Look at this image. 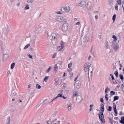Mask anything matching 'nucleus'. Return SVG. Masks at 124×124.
<instances>
[{
	"label": "nucleus",
	"instance_id": "f257e3e1",
	"mask_svg": "<svg viewBox=\"0 0 124 124\" xmlns=\"http://www.w3.org/2000/svg\"><path fill=\"white\" fill-rule=\"evenodd\" d=\"M55 20L59 22H61L62 23H66V18L63 16H57L55 17Z\"/></svg>",
	"mask_w": 124,
	"mask_h": 124
},
{
	"label": "nucleus",
	"instance_id": "f03ea898",
	"mask_svg": "<svg viewBox=\"0 0 124 124\" xmlns=\"http://www.w3.org/2000/svg\"><path fill=\"white\" fill-rule=\"evenodd\" d=\"M91 67V63L88 62L84 64V71L85 72H88L90 73V68Z\"/></svg>",
	"mask_w": 124,
	"mask_h": 124
},
{
	"label": "nucleus",
	"instance_id": "7ed1b4c3",
	"mask_svg": "<svg viewBox=\"0 0 124 124\" xmlns=\"http://www.w3.org/2000/svg\"><path fill=\"white\" fill-rule=\"evenodd\" d=\"M112 48L115 52H117L120 49V46H119V45L116 42H113L112 44Z\"/></svg>",
	"mask_w": 124,
	"mask_h": 124
},
{
	"label": "nucleus",
	"instance_id": "20e7f679",
	"mask_svg": "<svg viewBox=\"0 0 124 124\" xmlns=\"http://www.w3.org/2000/svg\"><path fill=\"white\" fill-rule=\"evenodd\" d=\"M62 12H69L70 11V7L69 6L62 7L61 8Z\"/></svg>",
	"mask_w": 124,
	"mask_h": 124
},
{
	"label": "nucleus",
	"instance_id": "39448f33",
	"mask_svg": "<svg viewBox=\"0 0 124 124\" xmlns=\"http://www.w3.org/2000/svg\"><path fill=\"white\" fill-rule=\"evenodd\" d=\"M68 30V24L66 22H65L62 25V31H67Z\"/></svg>",
	"mask_w": 124,
	"mask_h": 124
},
{
	"label": "nucleus",
	"instance_id": "423d86ee",
	"mask_svg": "<svg viewBox=\"0 0 124 124\" xmlns=\"http://www.w3.org/2000/svg\"><path fill=\"white\" fill-rule=\"evenodd\" d=\"M99 118L100 120L102 122V123H105V119H104V114L103 112H100L99 114Z\"/></svg>",
	"mask_w": 124,
	"mask_h": 124
},
{
	"label": "nucleus",
	"instance_id": "0eeeda50",
	"mask_svg": "<svg viewBox=\"0 0 124 124\" xmlns=\"http://www.w3.org/2000/svg\"><path fill=\"white\" fill-rule=\"evenodd\" d=\"M64 47V42L63 41H62L61 43V46H59L57 47L58 51H62V49Z\"/></svg>",
	"mask_w": 124,
	"mask_h": 124
},
{
	"label": "nucleus",
	"instance_id": "6e6552de",
	"mask_svg": "<svg viewBox=\"0 0 124 124\" xmlns=\"http://www.w3.org/2000/svg\"><path fill=\"white\" fill-rule=\"evenodd\" d=\"M52 36V40H57L58 37H59V34L58 33L53 32L51 34Z\"/></svg>",
	"mask_w": 124,
	"mask_h": 124
},
{
	"label": "nucleus",
	"instance_id": "1a4fd4ad",
	"mask_svg": "<svg viewBox=\"0 0 124 124\" xmlns=\"http://www.w3.org/2000/svg\"><path fill=\"white\" fill-rule=\"evenodd\" d=\"M72 104L71 103H68V104H67L66 108L69 112H71V111H72Z\"/></svg>",
	"mask_w": 124,
	"mask_h": 124
},
{
	"label": "nucleus",
	"instance_id": "9d476101",
	"mask_svg": "<svg viewBox=\"0 0 124 124\" xmlns=\"http://www.w3.org/2000/svg\"><path fill=\"white\" fill-rule=\"evenodd\" d=\"M78 5L80 7H85V6L87 5V2L83 0L81 1L79 3H78Z\"/></svg>",
	"mask_w": 124,
	"mask_h": 124
},
{
	"label": "nucleus",
	"instance_id": "9b49d317",
	"mask_svg": "<svg viewBox=\"0 0 124 124\" xmlns=\"http://www.w3.org/2000/svg\"><path fill=\"white\" fill-rule=\"evenodd\" d=\"M93 3L92 2H90V1L88 2L87 7L88 10H91V9L93 8Z\"/></svg>",
	"mask_w": 124,
	"mask_h": 124
},
{
	"label": "nucleus",
	"instance_id": "f8f14e48",
	"mask_svg": "<svg viewBox=\"0 0 124 124\" xmlns=\"http://www.w3.org/2000/svg\"><path fill=\"white\" fill-rule=\"evenodd\" d=\"M76 101L77 102H78V103H81L83 101V98H82V96L80 95H78L77 97Z\"/></svg>",
	"mask_w": 124,
	"mask_h": 124
},
{
	"label": "nucleus",
	"instance_id": "ddd939ff",
	"mask_svg": "<svg viewBox=\"0 0 124 124\" xmlns=\"http://www.w3.org/2000/svg\"><path fill=\"white\" fill-rule=\"evenodd\" d=\"M113 111L115 113V117H116V116H118V111H117V106H116V104H115V103H113Z\"/></svg>",
	"mask_w": 124,
	"mask_h": 124
},
{
	"label": "nucleus",
	"instance_id": "4468645a",
	"mask_svg": "<svg viewBox=\"0 0 124 124\" xmlns=\"http://www.w3.org/2000/svg\"><path fill=\"white\" fill-rule=\"evenodd\" d=\"M76 96H78V92L75 90H74L73 91V96L72 97L74 98L76 97Z\"/></svg>",
	"mask_w": 124,
	"mask_h": 124
},
{
	"label": "nucleus",
	"instance_id": "2eb2a0df",
	"mask_svg": "<svg viewBox=\"0 0 124 124\" xmlns=\"http://www.w3.org/2000/svg\"><path fill=\"white\" fill-rule=\"evenodd\" d=\"M62 93H58L57 96L51 101V102H53L54 100H56V99H57V98H58V97H62Z\"/></svg>",
	"mask_w": 124,
	"mask_h": 124
},
{
	"label": "nucleus",
	"instance_id": "dca6fc26",
	"mask_svg": "<svg viewBox=\"0 0 124 124\" xmlns=\"http://www.w3.org/2000/svg\"><path fill=\"white\" fill-rule=\"evenodd\" d=\"M100 109L101 112H104V110H105V108H104V104H101L100 105Z\"/></svg>",
	"mask_w": 124,
	"mask_h": 124
},
{
	"label": "nucleus",
	"instance_id": "f3484780",
	"mask_svg": "<svg viewBox=\"0 0 124 124\" xmlns=\"http://www.w3.org/2000/svg\"><path fill=\"white\" fill-rule=\"evenodd\" d=\"M10 116H8L7 118V120L6 121V124H10Z\"/></svg>",
	"mask_w": 124,
	"mask_h": 124
},
{
	"label": "nucleus",
	"instance_id": "a211bd4d",
	"mask_svg": "<svg viewBox=\"0 0 124 124\" xmlns=\"http://www.w3.org/2000/svg\"><path fill=\"white\" fill-rule=\"evenodd\" d=\"M75 85L81 86V82L79 80H77L75 83Z\"/></svg>",
	"mask_w": 124,
	"mask_h": 124
},
{
	"label": "nucleus",
	"instance_id": "6ab92c4d",
	"mask_svg": "<svg viewBox=\"0 0 124 124\" xmlns=\"http://www.w3.org/2000/svg\"><path fill=\"white\" fill-rule=\"evenodd\" d=\"M119 77H120V78L121 79V80H122V81L124 82V75H119Z\"/></svg>",
	"mask_w": 124,
	"mask_h": 124
},
{
	"label": "nucleus",
	"instance_id": "aec40b11",
	"mask_svg": "<svg viewBox=\"0 0 124 124\" xmlns=\"http://www.w3.org/2000/svg\"><path fill=\"white\" fill-rule=\"evenodd\" d=\"M114 75H115L116 78H118L119 77V72H118V70H117L115 72H114Z\"/></svg>",
	"mask_w": 124,
	"mask_h": 124
},
{
	"label": "nucleus",
	"instance_id": "412c9836",
	"mask_svg": "<svg viewBox=\"0 0 124 124\" xmlns=\"http://www.w3.org/2000/svg\"><path fill=\"white\" fill-rule=\"evenodd\" d=\"M120 124H124V116L121 117V120L120 121Z\"/></svg>",
	"mask_w": 124,
	"mask_h": 124
},
{
	"label": "nucleus",
	"instance_id": "4be33fe9",
	"mask_svg": "<svg viewBox=\"0 0 124 124\" xmlns=\"http://www.w3.org/2000/svg\"><path fill=\"white\" fill-rule=\"evenodd\" d=\"M51 69H52V66H49V68L46 70V73H49Z\"/></svg>",
	"mask_w": 124,
	"mask_h": 124
},
{
	"label": "nucleus",
	"instance_id": "5701e85b",
	"mask_svg": "<svg viewBox=\"0 0 124 124\" xmlns=\"http://www.w3.org/2000/svg\"><path fill=\"white\" fill-rule=\"evenodd\" d=\"M105 47H106L107 49H109V45H108V41H106V44L105 45Z\"/></svg>",
	"mask_w": 124,
	"mask_h": 124
},
{
	"label": "nucleus",
	"instance_id": "b1692460",
	"mask_svg": "<svg viewBox=\"0 0 124 124\" xmlns=\"http://www.w3.org/2000/svg\"><path fill=\"white\" fill-rule=\"evenodd\" d=\"M16 94H17V93H16V92H15V91H13L12 92V95H13V96H15Z\"/></svg>",
	"mask_w": 124,
	"mask_h": 124
},
{
	"label": "nucleus",
	"instance_id": "393cba45",
	"mask_svg": "<svg viewBox=\"0 0 124 124\" xmlns=\"http://www.w3.org/2000/svg\"><path fill=\"white\" fill-rule=\"evenodd\" d=\"M119 99L118 96H115L113 98V101H116V100H118Z\"/></svg>",
	"mask_w": 124,
	"mask_h": 124
},
{
	"label": "nucleus",
	"instance_id": "a878e982",
	"mask_svg": "<svg viewBox=\"0 0 124 124\" xmlns=\"http://www.w3.org/2000/svg\"><path fill=\"white\" fill-rule=\"evenodd\" d=\"M29 46H31V45L30 44H28V45L25 46L24 48V50H27V49H28V48H29Z\"/></svg>",
	"mask_w": 124,
	"mask_h": 124
},
{
	"label": "nucleus",
	"instance_id": "bb28decb",
	"mask_svg": "<svg viewBox=\"0 0 124 124\" xmlns=\"http://www.w3.org/2000/svg\"><path fill=\"white\" fill-rule=\"evenodd\" d=\"M25 10H29L30 9V7L29 5L26 4L25 7L24 8Z\"/></svg>",
	"mask_w": 124,
	"mask_h": 124
},
{
	"label": "nucleus",
	"instance_id": "cd10ccee",
	"mask_svg": "<svg viewBox=\"0 0 124 124\" xmlns=\"http://www.w3.org/2000/svg\"><path fill=\"white\" fill-rule=\"evenodd\" d=\"M14 66H15V63L13 62L11 65V69H13V68H14Z\"/></svg>",
	"mask_w": 124,
	"mask_h": 124
},
{
	"label": "nucleus",
	"instance_id": "c85d7f7f",
	"mask_svg": "<svg viewBox=\"0 0 124 124\" xmlns=\"http://www.w3.org/2000/svg\"><path fill=\"white\" fill-rule=\"evenodd\" d=\"M54 69H55V71H58V64H55V65L54 66Z\"/></svg>",
	"mask_w": 124,
	"mask_h": 124
},
{
	"label": "nucleus",
	"instance_id": "c756f323",
	"mask_svg": "<svg viewBox=\"0 0 124 124\" xmlns=\"http://www.w3.org/2000/svg\"><path fill=\"white\" fill-rule=\"evenodd\" d=\"M117 2L119 5H122V0H117Z\"/></svg>",
	"mask_w": 124,
	"mask_h": 124
},
{
	"label": "nucleus",
	"instance_id": "7c9ffc66",
	"mask_svg": "<svg viewBox=\"0 0 124 124\" xmlns=\"http://www.w3.org/2000/svg\"><path fill=\"white\" fill-rule=\"evenodd\" d=\"M116 17H117V16L116 15V14H115L113 16H112L113 21H115Z\"/></svg>",
	"mask_w": 124,
	"mask_h": 124
},
{
	"label": "nucleus",
	"instance_id": "2f4dec72",
	"mask_svg": "<svg viewBox=\"0 0 124 124\" xmlns=\"http://www.w3.org/2000/svg\"><path fill=\"white\" fill-rule=\"evenodd\" d=\"M58 82H59V78H55V84L56 86H57L58 85Z\"/></svg>",
	"mask_w": 124,
	"mask_h": 124
},
{
	"label": "nucleus",
	"instance_id": "473e14b6",
	"mask_svg": "<svg viewBox=\"0 0 124 124\" xmlns=\"http://www.w3.org/2000/svg\"><path fill=\"white\" fill-rule=\"evenodd\" d=\"M109 76L111 78V80H114L115 79V78L114 77V75H113V74H110L109 75Z\"/></svg>",
	"mask_w": 124,
	"mask_h": 124
},
{
	"label": "nucleus",
	"instance_id": "72a5a7b5",
	"mask_svg": "<svg viewBox=\"0 0 124 124\" xmlns=\"http://www.w3.org/2000/svg\"><path fill=\"white\" fill-rule=\"evenodd\" d=\"M3 58H9V55L7 54H5L3 55Z\"/></svg>",
	"mask_w": 124,
	"mask_h": 124
},
{
	"label": "nucleus",
	"instance_id": "f704fd0d",
	"mask_svg": "<svg viewBox=\"0 0 124 124\" xmlns=\"http://www.w3.org/2000/svg\"><path fill=\"white\" fill-rule=\"evenodd\" d=\"M27 2L28 3H32V2H33V0H27Z\"/></svg>",
	"mask_w": 124,
	"mask_h": 124
},
{
	"label": "nucleus",
	"instance_id": "c9c22d12",
	"mask_svg": "<svg viewBox=\"0 0 124 124\" xmlns=\"http://www.w3.org/2000/svg\"><path fill=\"white\" fill-rule=\"evenodd\" d=\"M36 88L37 89H40L41 88V86H40V85L38 84H37L36 85Z\"/></svg>",
	"mask_w": 124,
	"mask_h": 124
},
{
	"label": "nucleus",
	"instance_id": "e433bc0d",
	"mask_svg": "<svg viewBox=\"0 0 124 124\" xmlns=\"http://www.w3.org/2000/svg\"><path fill=\"white\" fill-rule=\"evenodd\" d=\"M109 119V123H110V124H113V121L112 120V119H111L110 118H108Z\"/></svg>",
	"mask_w": 124,
	"mask_h": 124
},
{
	"label": "nucleus",
	"instance_id": "4c0bfd02",
	"mask_svg": "<svg viewBox=\"0 0 124 124\" xmlns=\"http://www.w3.org/2000/svg\"><path fill=\"white\" fill-rule=\"evenodd\" d=\"M48 78H49V77H46L44 78L45 82H47L48 81Z\"/></svg>",
	"mask_w": 124,
	"mask_h": 124
},
{
	"label": "nucleus",
	"instance_id": "58836bf2",
	"mask_svg": "<svg viewBox=\"0 0 124 124\" xmlns=\"http://www.w3.org/2000/svg\"><path fill=\"white\" fill-rule=\"evenodd\" d=\"M80 85H75V88H77V90H79L80 89Z\"/></svg>",
	"mask_w": 124,
	"mask_h": 124
},
{
	"label": "nucleus",
	"instance_id": "ea45409f",
	"mask_svg": "<svg viewBox=\"0 0 124 124\" xmlns=\"http://www.w3.org/2000/svg\"><path fill=\"white\" fill-rule=\"evenodd\" d=\"M105 98H106V100L107 101H108V94H106V95H105Z\"/></svg>",
	"mask_w": 124,
	"mask_h": 124
},
{
	"label": "nucleus",
	"instance_id": "a19ab883",
	"mask_svg": "<svg viewBox=\"0 0 124 124\" xmlns=\"http://www.w3.org/2000/svg\"><path fill=\"white\" fill-rule=\"evenodd\" d=\"M108 111H109L110 112H111V111H112V107L109 106Z\"/></svg>",
	"mask_w": 124,
	"mask_h": 124
},
{
	"label": "nucleus",
	"instance_id": "79ce46f5",
	"mask_svg": "<svg viewBox=\"0 0 124 124\" xmlns=\"http://www.w3.org/2000/svg\"><path fill=\"white\" fill-rule=\"evenodd\" d=\"M116 93L114 91H111L110 92V94H112L113 95H115Z\"/></svg>",
	"mask_w": 124,
	"mask_h": 124
},
{
	"label": "nucleus",
	"instance_id": "37998d69",
	"mask_svg": "<svg viewBox=\"0 0 124 124\" xmlns=\"http://www.w3.org/2000/svg\"><path fill=\"white\" fill-rule=\"evenodd\" d=\"M56 56H57V53H54V54H53V55L52 56L53 59H55V58H56Z\"/></svg>",
	"mask_w": 124,
	"mask_h": 124
},
{
	"label": "nucleus",
	"instance_id": "c03bdc74",
	"mask_svg": "<svg viewBox=\"0 0 124 124\" xmlns=\"http://www.w3.org/2000/svg\"><path fill=\"white\" fill-rule=\"evenodd\" d=\"M108 89H109V87H108V86H107L105 89V93H107V92H108Z\"/></svg>",
	"mask_w": 124,
	"mask_h": 124
},
{
	"label": "nucleus",
	"instance_id": "a18cd8bd",
	"mask_svg": "<svg viewBox=\"0 0 124 124\" xmlns=\"http://www.w3.org/2000/svg\"><path fill=\"white\" fill-rule=\"evenodd\" d=\"M118 7H119V6L117 4H116L115 5V7L116 10H118Z\"/></svg>",
	"mask_w": 124,
	"mask_h": 124
},
{
	"label": "nucleus",
	"instance_id": "49530a36",
	"mask_svg": "<svg viewBox=\"0 0 124 124\" xmlns=\"http://www.w3.org/2000/svg\"><path fill=\"white\" fill-rule=\"evenodd\" d=\"M47 124H52V122H51V121L49 120V121H47L46 122Z\"/></svg>",
	"mask_w": 124,
	"mask_h": 124
},
{
	"label": "nucleus",
	"instance_id": "de8ad7c7",
	"mask_svg": "<svg viewBox=\"0 0 124 124\" xmlns=\"http://www.w3.org/2000/svg\"><path fill=\"white\" fill-rule=\"evenodd\" d=\"M71 66H72V64H71V63L68 64V67L69 68H70L71 67Z\"/></svg>",
	"mask_w": 124,
	"mask_h": 124
},
{
	"label": "nucleus",
	"instance_id": "09e8293b",
	"mask_svg": "<svg viewBox=\"0 0 124 124\" xmlns=\"http://www.w3.org/2000/svg\"><path fill=\"white\" fill-rule=\"evenodd\" d=\"M28 57H29V58H30V59H31L32 60V56L31 55L29 54L28 55Z\"/></svg>",
	"mask_w": 124,
	"mask_h": 124
},
{
	"label": "nucleus",
	"instance_id": "8fccbe9b",
	"mask_svg": "<svg viewBox=\"0 0 124 124\" xmlns=\"http://www.w3.org/2000/svg\"><path fill=\"white\" fill-rule=\"evenodd\" d=\"M100 101H101V102H102V103H104V100L103 99V98H101Z\"/></svg>",
	"mask_w": 124,
	"mask_h": 124
},
{
	"label": "nucleus",
	"instance_id": "3c124183",
	"mask_svg": "<svg viewBox=\"0 0 124 124\" xmlns=\"http://www.w3.org/2000/svg\"><path fill=\"white\" fill-rule=\"evenodd\" d=\"M35 32H36L37 33V32H38L39 31V30H38V29L37 28H36V31H34Z\"/></svg>",
	"mask_w": 124,
	"mask_h": 124
},
{
	"label": "nucleus",
	"instance_id": "603ef678",
	"mask_svg": "<svg viewBox=\"0 0 124 124\" xmlns=\"http://www.w3.org/2000/svg\"><path fill=\"white\" fill-rule=\"evenodd\" d=\"M116 68H117V66L116 65H115V66L113 65V70H115Z\"/></svg>",
	"mask_w": 124,
	"mask_h": 124
},
{
	"label": "nucleus",
	"instance_id": "864d4df0",
	"mask_svg": "<svg viewBox=\"0 0 124 124\" xmlns=\"http://www.w3.org/2000/svg\"><path fill=\"white\" fill-rule=\"evenodd\" d=\"M59 64H60V65H62V62L60 61L58 62Z\"/></svg>",
	"mask_w": 124,
	"mask_h": 124
},
{
	"label": "nucleus",
	"instance_id": "5fc2aeb1",
	"mask_svg": "<svg viewBox=\"0 0 124 124\" xmlns=\"http://www.w3.org/2000/svg\"><path fill=\"white\" fill-rule=\"evenodd\" d=\"M76 25H78V26H80V21H78L76 23Z\"/></svg>",
	"mask_w": 124,
	"mask_h": 124
},
{
	"label": "nucleus",
	"instance_id": "6e6d98bb",
	"mask_svg": "<svg viewBox=\"0 0 124 124\" xmlns=\"http://www.w3.org/2000/svg\"><path fill=\"white\" fill-rule=\"evenodd\" d=\"M91 59H92V56L90 55L88 58V61H91Z\"/></svg>",
	"mask_w": 124,
	"mask_h": 124
},
{
	"label": "nucleus",
	"instance_id": "4d7b16f0",
	"mask_svg": "<svg viewBox=\"0 0 124 124\" xmlns=\"http://www.w3.org/2000/svg\"><path fill=\"white\" fill-rule=\"evenodd\" d=\"M112 38H113V39H115L116 38H117V36H116V35H113L112 36Z\"/></svg>",
	"mask_w": 124,
	"mask_h": 124
},
{
	"label": "nucleus",
	"instance_id": "13d9d810",
	"mask_svg": "<svg viewBox=\"0 0 124 124\" xmlns=\"http://www.w3.org/2000/svg\"><path fill=\"white\" fill-rule=\"evenodd\" d=\"M62 97L63 99H66V97H65V96H64V95H62Z\"/></svg>",
	"mask_w": 124,
	"mask_h": 124
},
{
	"label": "nucleus",
	"instance_id": "bf43d9fd",
	"mask_svg": "<svg viewBox=\"0 0 124 124\" xmlns=\"http://www.w3.org/2000/svg\"><path fill=\"white\" fill-rule=\"evenodd\" d=\"M90 53L92 54V55H93V47L92 48L91 50H90Z\"/></svg>",
	"mask_w": 124,
	"mask_h": 124
},
{
	"label": "nucleus",
	"instance_id": "052dcab7",
	"mask_svg": "<svg viewBox=\"0 0 124 124\" xmlns=\"http://www.w3.org/2000/svg\"><path fill=\"white\" fill-rule=\"evenodd\" d=\"M57 14H60V15H62V12H61L60 11H58L57 12Z\"/></svg>",
	"mask_w": 124,
	"mask_h": 124
},
{
	"label": "nucleus",
	"instance_id": "680f3d73",
	"mask_svg": "<svg viewBox=\"0 0 124 124\" xmlns=\"http://www.w3.org/2000/svg\"><path fill=\"white\" fill-rule=\"evenodd\" d=\"M77 79H78V77H77V78H76L74 79L75 82H77Z\"/></svg>",
	"mask_w": 124,
	"mask_h": 124
},
{
	"label": "nucleus",
	"instance_id": "e2e57ef3",
	"mask_svg": "<svg viewBox=\"0 0 124 124\" xmlns=\"http://www.w3.org/2000/svg\"><path fill=\"white\" fill-rule=\"evenodd\" d=\"M11 74L10 71H8V72H7L8 75H9V74Z\"/></svg>",
	"mask_w": 124,
	"mask_h": 124
},
{
	"label": "nucleus",
	"instance_id": "0e129e2a",
	"mask_svg": "<svg viewBox=\"0 0 124 124\" xmlns=\"http://www.w3.org/2000/svg\"><path fill=\"white\" fill-rule=\"evenodd\" d=\"M57 124H61V121H57Z\"/></svg>",
	"mask_w": 124,
	"mask_h": 124
},
{
	"label": "nucleus",
	"instance_id": "69168bd1",
	"mask_svg": "<svg viewBox=\"0 0 124 124\" xmlns=\"http://www.w3.org/2000/svg\"><path fill=\"white\" fill-rule=\"evenodd\" d=\"M108 80L109 81V82H112V79H111V78H109Z\"/></svg>",
	"mask_w": 124,
	"mask_h": 124
},
{
	"label": "nucleus",
	"instance_id": "338daca9",
	"mask_svg": "<svg viewBox=\"0 0 124 124\" xmlns=\"http://www.w3.org/2000/svg\"><path fill=\"white\" fill-rule=\"evenodd\" d=\"M90 108H92V107H93V105H90Z\"/></svg>",
	"mask_w": 124,
	"mask_h": 124
},
{
	"label": "nucleus",
	"instance_id": "774afa93",
	"mask_svg": "<svg viewBox=\"0 0 124 124\" xmlns=\"http://www.w3.org/2000/svg\"><path fill=\"white\" fill-rule=\"evenodd\" d=\"M98 38H99L100 39H101V35H99Z\"/></svg>",
	"mask_w": 124,
	"mask_h": 124
}]
</instances>
